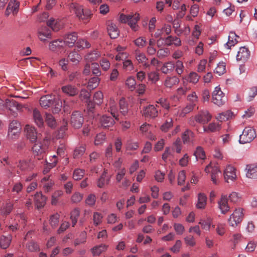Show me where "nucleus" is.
Instances as JSON below:
<instances>
[{"label":"nucleus","instance_id":"1","mask_svg":"<svg viewBox=\"0 0 257 257\" xmlns=\"http://www.w3.org/2000/svg\"><path fill=\"white\" fill-rule=\"evenodd\" d=\"M69 9L71 13L75 14L80 21L85 22L91 18L92 15L89 10H84L82 6L75 3H70L69 5Z\"/></svg>","mask_w":257,"mask_h":257},{"label":"nucleus","instance_id":"2","mask_svg":"<svg viewBox=\"0 0 257 257\" xmlns=\"http://www.w3.org/2000/svg\"><path fill=\"white\" fill-rule=\"evenodd\" d=\"M119 21L122 23H128L131 29L134 31L138 30L139 26L137 24L140 20V15L138 13L125 15L123 14L120 15L119 17Z\"/></svg>","mask_w":257,"mask_h":257},{"label":"nucleus","instance_id":"3","mask_svg":"<svg viewBox=\"0 0 257 257\" xmlns=\"http://www.w3.org/2000/svg\"><path fill=\"white\" fill-rule=\"evenodd\" d=\"M256 137V134L254 129L250 126L246 127L239 136V142L242 144L249 143L252 141Z\"/></svg>","mask_w":257,"mask_h":257},{"label":"nucleus","instance_id":"4","mask_svg":"<svg viewBox=\"0 0 257 257\" xmlns=\"http://www.w3.org/2000/svg\"><path fill=\"white\" fill-rule=\"evenodd\" d=\"M243 211L242 208H238L233 211L228 219L230 225L235 227L242 221L244 216Z\"/></svg>","mask_w":257,"mask_h":257},{"label":"nucleus","instance_id":"5","mask_svg":"<svg viewBox=\"0 0 257 257\" xmlns=\"http://www.w3.org/2000/svg\"><path fill=\"white\" fill-rule=\"evenodd\" d=\"M21 126L20 123L16 120L12 121L10 123L9 127V137L12 139L17 138L21 132Z\"/></svg>","mask_w":257,"mask_h":257},{"label":"nucleus","instance_id":"6","mask_svg":"<svg viewBox=\"0 0 257 257\" xmlns=\"http://www.w3.org/2000/svg\"><path fill=\"white\" fill-rule=\"evenodd\" d=\"M226 100V98L221 90L220 88L216 87L212 93V102L218 106L223 104Z\"/></svg>","mask_w":257,"mask_h":257},{"label":"nucleus","instance_id":"7","mask_svg":"<svg viewBox=\"0 0 257 257\" xmlns=\"http://www.w3.org/2000/svg\"><path fill=\"white\" fill-rule=\"evenodd\" d=\"M4 106L11 111V114L14 117L17 116V111L22 108V105L15 100L8 99H6Z\"/></svg>","mask_w":257,"mask_h":257},{"label":"nucleus","instance_id":"8","mask_svg":"<svg viewBox=\"0 0 257 257\" xmlns=\"http://www.w3.org/2000/svg\"><path fill=\"white\" fill-rule=\"evenodd\" d=\"M205 172L206 173H209L210 172L211 173V178L213 184H217L218 183V180L221 172L217 166L212 167L211 163L209 164L205 168Z\"/></svg>","mask_w":257,"mask_h":257},{"label":"nucleus","instance_id":"9","mask_svg":"<svg viewBox=\"0 0 257 257\" xmlns=\"http://www.w3.org/2000/svg\"><path fill=\"white\" fill-rule=\"evenodd\" d=\"M84 122L82 114L78 111H75L71 115V124L75 128H80Z\"/></svg>","mask_w":257,"mask_h":257},{"label":"nucleus","instance_id":"10","mask_svg":"<svg viewBox=\"0 0 257 257\" xmlns=\"http://www.w3.org/2000/svg\"><path fill=\"white\" fill-rule=\"evenodd\" d=\"M49 26H42L38 30V36L39 39L44 42H46L48 39H51V31L48 28Z\"/></svg>","mask_w":257,"mask_h":257},{"label":"nucleus","instance_id":"11","mask_svg":"<svg viewBox=\"0 0 257 257\" xmlns=\"http://www.w3.org/2000/svg\"><path fill=\"white\" fill-rule=\"evenodd\" d=\"M212 118V115L206 110H201L195 116V120L202 124H206Z\"/></svg>","mask_w":257,"mask_h":257},{"label":"nucleus","instance_id":"12","mask_svg":"<svg viewBox=\"0 0 257 257\" xmlns=\"http://www.w3.org/2000/svg\"><path fill=\"white\" fill-rule=\"evenodd\" d=\"M224 177L227 183L234 181L236 178L235 168L230 165L227 166L224 171Z\"/></svg>","mask_w":257,"mask_h":257},{"label":"nucleus","instance_id":"13","mask_svg":"<svg viewBox=\"0 0 257 257\" xmlns=\"http://www.w3.org/2000/svg\"><path fill=\"white\" fill-rule=\"evenodd\" d=\"M47 148L46 145H43L41 143H37L34 145L33 151L34 153L37 156V159L40 160L44 157Z\"/></svg>","mask_w":257,"mask_h":257},{"label":"nucleus","instance_id":"14","mask_svg":"<svg viewBox=\"0 0 257 257\" xmlns=\"http://www.w3.org/2000/svg\"><path fill=\"white\" fill-rule=\"evenodd\" d=\"M20 3L15 0H11L7 7L5 15L9 16L11 13L14 16H16L19 10Z\"/></svg>","mask_w":257,"mask_h":257},{"label":"nucleus","instance_id":"15","mask_svg":"<svg viewBox=\"0 0 257 257\" xmlns=\"http://www.w3.org/2000/svg\"><path fill=\"white\" fill-rule=\"evenodd\" d=\"M54 102L55 97L51 95L43 96L40 99V104L41 106L45 109H47L53 106Z\"/></svg>","mask_w":257,"mask_h":257},{"label":"nucleus","instance_id":"16","mask_svg":"<svg viewBox=\"0 0 257 257\" xmlns=\"http://www.w3.org/2000/svg\"><path fill=\"white\" fill-rule=\"evenodd\" d=\"M158 110L153 105H149L143 110V115L147 118H155L158 116Z\"/></svg>","mask_w":257,"mask_h":257},{"label":"nucleus","instance_id":"17","mask_svg":"<svg viewBox=\"0 0 257 257\" xmlns=\"http://www.w3.org/2000/svg\"><path fill=\"white\" fill-rule=\"evenodd\" d=\"M61 90L63 93L69 96H75L79 93V90L77 87L72 84H67L62 86Z\"/></svg>","mask_w":257,"mask_h":257},{"label":"nucleus","instance_id":"18","mask_svg":"<svg viewBox=\"0 0 257 257\" xmlns=\"http://www.w3.org/2000/svg\"><path fill=\"white\" fill-rule=\"evenodd\" d=\"M78 39L77 34L75 32H71L66 34L63 37V42L64 45H66L71 47L74 46L75 43Z\"/></svg>","mask_w":257,"mask_h":257},{"label":"nucleus","instance_id":"19","mask_svg":"<svg viewBox=\"0 0 257 257\" xmlns=\"http://www.w3.org/2000/svg\"><path fill=\"white\" fill-rule=\"evenodd\" d=\"M249 56L250 52L248 49L245 47H241L239 48L236 55V60L244 62L249 58Z\"/></svg>","mask_w":257,"mask_h":257},{"label":"nucleus","instance_id":"20","mask_svg":"<svg viewBox=\"0 0 257 257\" xmlns=\"http://www.w3.org/2000/svg\"><path fill=\"white\" fill-rule=\"evenodd\" d=\"M218 204L221 213L225 214L229 211L230 207L228 205L226 196L222 195L220 200L218 201Z\"/></svg>","mask_w":257,"mask_h":257},{"label":"nucleus","instance_id":"21","mask_svg":"<svg viewBox=\"0 0 257 257\" xmlns=\"http://www.w3.org/2000/svg\"><path fill=\"white\" fill-rule=\"evenodd\" d=\"M35 203L38 209L43 207L46 202L47 198L41 192H37L34 196Z\"/></svg>","mask_w":257,"mask_h":257},{"label":"nucleus","instance_id":"22","mask_svg":"<svg viewBox=\"0 0 257 257\" xmlns=\"http://www.w3.org/2000/svg\"><path fill=\"white\" fill-rule=\"evenodd\" d=\"M187 99L190 102L191 104L187 105L184 109L185 112L192 110L195 106L196 103L198 101V97L196 95V92H192L190 94H189Z\"/></svg>","mask_w":257,"mask_h":257},{"label":"nucleus","instance_id":"23","mask_svg":"<svg viewBox=\"0 0 257 257\" xmlns=\"http://www.w3.org/2000/svg\"><path fill=\"white\" fill-rule=\"evenodd\" d=\"M26 136L32 142H34L37 139V133L35 128L29 125H27L25 127Z\"/></svg>","mask_w":257,"mask_h":257},{"label":"nucleus","instance_id":"24","mask_svg":"<svg viewBox=\"0 0 257 257\" xmlns=\"http://www.w3.org/2000/svg\"><path fill=\"white\" fill-rule=\"evenodd\" d=\"M47 24L53 31H58L62 28L63 23L61 20H56L53 18H51L47 21Z\"/></svg>","mask_w":257,"mask_h":257},{"label":"nucleus","instance_id":"25","mask_svg":"<svg viewBox=\"0 0 257 257\" xmlns=\"http://www.w3.org/2000/svg\"><path fill=\"white\" fill-rule=\"evenodd\" d=\"M108 33L111 39L117 38L119 34V31L114 23L110 22L107 25Z\"/></svg>","mask_w":257,"mask_h":257},{"label":"nucleus","instance_id":"26","mask_svg":"<svg viewBox=\"0 0 257 257\" xmlns=\"http://www.w3.org/2000/svg\"><path fill=\"white\" fill-rule=\"evenodd\" d=\"M246 177L251 179L257 178V165L250 164L246 166Z\"/></svg>","mask_w":257,"mask_h":257},{"label":"nucleus","instance_id":"27","mask_svg":"<svg viewBox=\"0 0 257 257\" xmlns=\"http://www.w3.org/2000/svg\"><path fill=\"white\" fill-rule=\"evenodd\" d=\"M101 126L104 128H109L115 123L114 119L110 116L103 115L100 119Z\"/></svg>","mask_w":257,"mask_h":257},{"label":"nucleus","instance_id":"28","mask_svg":"<svg viewBox=\"0 0 257 257\" xmlns=\"http://www.w3.org/2000/svg\"><path fill=\"white\" fill-rule=\"evenodd\" d=\"M106 106H108L107 111L110 112L115 119L118 120L117 108L115 101L113 100H110L109 103L106 104Z\"/></svg>","mask_w":257,"mask_h":257},{"label":"nucleus","instance_id":"29","mask_svg":"<svg viewBox=\"0 0 257 257\" xmlns=\"http://www.w3.org/2000/svg\"><path fill=\"white\" fill-rule=\"evenodd\" d=\"M33 118L36 124L39 127H42L44 125V120L37 109H34L33 112Z\"/></svg>","mask_w":257,"mask_h":257},{"label":"nucleus","instance_id":"30","mask_svg":"<svg viewBox=\"0 0 257 257\" xmlns=\"http://www.w3.org/2000/svg\"><path fill=\"white\" fill-rule=\"evenodd\" d=\"M165 45L171 46L174 45L176 46H179L181 45V41L180 38L172 36H169L165 40Z\"/></svg>","mask_w":257,"mask_h":257},{"label":"nucleus","instance_id":"31","mask_svg":"<svg viewBox=\"0 0 257 257\" xmlns=\"http://www.w3.org/2000/svg\"><path fill=\"white\" fill-rule=\"evenodd\" d=\"M237 38H239V37L235 33L230 32L229 33L228 42L225 44V46L228 49H230L231 47L234 46L238 42Z\"/></svg>","mask_w":257,"mask_h":257},{"label":"nucleus","instance_id":"32","mask_svg":"<svg viewBox=\"0 0 257 257\" xmlns=\"http://www.w3.org/2000/svg\"><path fill=\"white\" fill-rule=\"evenodd\" d=\"M175 68V64L172 61L165 62L161 68L162 72L167 74L172 72Z\"/></svg>","mask_w":257,"mask_h":257},{"label":"nucleus","instance_id":"33","mask_svg":"<svg viewBox=\"0 0 257 257\" xmlns=\"http://www.w3.org/2000/svg\"><path fill=\"white\" fill-rule=\"evenodd\" d=\"M106 170H104L101 177L98 179L97 185L99 188H102L105 184H108L110 181L109 177H106Z\"/></svg>","mask_w":257,"mask_h":257},{"label":"nucleus","instance_id":"34","mask_svg":"<svg viewBox=\"0 0 257 257\" xmlns=\"http://www.w3.org/2000/svg\"><path fill=\"white\" fill-rule=\"evenodd\" d=\"M207 197L203 193H199L198 196V201L196 207L198 209L204 208L206 205Z\"/></svg>","mask_w":257,"mask_h":257},{"label":"nucleus","instance_id":"35","mask_svg":"<svg viewBox=\"0 0 257 257\" xmlns=\"http://www.w3.org/2000/svg\"><path fill=\"white\" fill-rule=\"evenodd\" d=\"M64 43L63 40L58 39L50 43L49 48L51 51H55L57 49L60 48L63 46Z\"/></svg>","mask_w":257,"mask_h":257},{"label":"nucleus","instance_id":"36","mask_svg":"<svg viewBox=\"0 0 257 257\" xmlns=\"http://www.w3.org/2000/svg\"><path fill=\"white\" fill-rule=\"evenodd\" d=\"M179 79L176 76H167L164 85L168 88H171L174 85L178 84Z\"/></svg>","mask_w":257,"mask_h":257},{"label":"nucleus","instance_id":"37","mask_svg":"<svg viewBox=\"0 0 257 257\" xmlns=\"http://www.w3.org/2000/svg\"><path fill=\"white\" fill-rule=\"evenodd\" d=\"M220 129V124L219 123L211 122L207 126H203V131L204 132H215L219 131Z\"/></svg>","mask_w":257,"mask_h":257},{"label":"nucleus","instance_id":"38","mask_svg":"<svg viewBox=\"0 0 257 257\" xmlns=\"http://www.w3.org/2000/svg\"><path fill=\"white\" fill-rule=\"evenodd\" d=\"M86 151L85 145H81L77 147L73 153V157L75 159L79 158L81 157L85 153Z\"/></svg>","mask_w":257,"mask_h":257},{"label":"nucleus","instance_id":"39","mask_svg":"<svg viewBox=\"0 0 257 257\" xmlns=\"http://www.w3.org/2000/svg\"><path fill=\"white\" fill-rule=\"evenodd\" d=\"M107 246L105 244L96 246L91 249L92 253L94 256L99 255L106 250Z\"/></svg>","mask_w":257,"mask_h":257},{"label":"nucleus","instance_id":"40","mask_svg":"<svg viewBox=\"0 0 257 257\" xmlns=\"http://www.w3.org/2000/svg\"><path fill=\"white\" fill-rule=\"evenodd\" d=\"M120 112L123 115H125L128 112V104L126 102L125 99L122 98L120 99L119 102Z\"/></svg>","mask_w":257,"mask_h":257},{"label":"nucleus","instance_id":"41","mask_svg":"<svg viewBox=\"0 0 257 257\" xmlns=\"http://www.w3.org/2000/svg\"><path fill=\"white\" fill-rule=\"evenodd\" d=\"M11 240L12 236L11 235L1 236V248L6 249L8 247Z\"/></svg>","mask_w":257,"mask_h":257},{"label":"nucleus","instance_id":"42","mask_svg":"<svg viewBox=\"0 0 257 257\" xmlns=\"http://www.w3.org/2000/svg\"><path fill=\"white\" fill-rule=\"evenodd\" d=\"M80 209L76 208L71 212L70 219L72 221V226H74L77 222L78 218L80 215Z\"/></svg>","mask_w":257,"mask_h":257},{"label":"nucleus","instance_id":"43","mask_svg":"<svg viewBox=\"0 0 257 257\" xmlns=\"http://www.w3.org/2000/svg\"><path fill=\"white\" fill-rule=\"evenodd\" d=\"M99 79L98 76L93 77L89 79L87 87L90 90L95 88L99 84Z\"/></svg>","mask_w":257,"mask_h":257},{"label":"nucleus","instance_id":"44","mask_svg":"<svg viewBox=\"0 0 257 257\" xmlns=\"http://www.w3.org/2000/svg\"><path fill=\"white\" fill-rule=\"evenodd\" d=\"M232 115V113L229 110L222 112L218 114L216 117L218 120L220 121H223L228 120Z\"/></svg>","mask_w":257,"mask_h":257},{"label":"nucleus","instance_id":"45","mask_svg":"<svg viewBox=\"0 0 257 257\" xmlns=\"http://www.w3.org/2000/svg\"><path fill=\"white\" fill-rule=\"evenodd\" d=\"M100 55L98 51H93L86 55L85 59L89 62H92L96 60L100 57Z\"/></svg>","mask_w":257,"mask_h":257},{"label":"nucleus","instance_id":"46","mask_svg":"<svg viewBox=\"0 0 257 257\" xmlns=\"http://www.w3.org/2000/svg\"><path fill=\"white\" fill-rule=\"evenodd\" d=\"M53 105H54V107L52 108V111L54 113H59L61 111L62 106H63L62 101L55 98Z\"/></svg>","mask_w":257,"mask_h":257},{"label":"nucleus","instance_id":"47","mask_svg":"<svg viewBox=\"0 0 257 257\" xmlns=\"http://www.w3.org/2000/svg\"><path fill=\"white\" fill-rule=\"evenodd\" d=\"M173 125V120L171 117L167 118L160 128L164 132H167Z\"/></svg>","mask_w":257,"mask_h":257},{"label":"nucleus","instance_id":"48","mask_svg":"<svg viewBox=\"0 0 257 257\" xmlns=\"http://www.w3.org/2000/svg\"><path fill=\"white\" fill-rule=\"evenodd\" d=\"M136 58L137 60L138 61V62L139 63L144 64V65L146 67H148L149 66V64H148L147 63V61L148 60V59L146 57L145 54H144V53H137Z\"/></svg>","mask_w":257,"mask_h":257},{"label":"nucleus","instance_id":"49","mask_svg":"<svg viewBox=\"0 0 257 257\" xmlns=\"http://www.w3.org/2000/svg\"><path fill=\"white\" fill-rule=\"evenodd\" d=\"M69 59L74 64H76L79 63L81 59V56L75 51H73L68 55Z\"/></svg>","mask_w":257,"mask_h":257},{"label":"nucleus","instance_id":"50","mask_svg":"<svg viewBox=\"0 0 257 257\" xmlns=\"http://www.w3.org/2000/svg\"><path fill=\"white\" fill-rule=\"evenodd\" d=\"M225 64L223 62H220L214 70V72L219 76L221 75L225 72Z\"/></svg>","mask_w":257,"mask_h":257},{"label":"nucleus","instance_id":"51","mask_svg":"<svg viewBox=\"0 0 257 257\" xmlns=\"http://www.w3.org/2000/svg\"><path fill=\"white\" fill-rule=\"evenodd\" d=\"M18 167L23 171H30L32 169L30 164L25 161H20Z\"/></svg>","mask_w":257,"mask_h":257},{"label":"nucleus","instance_id":"52","mask_svg":"<svg viewBox=\"0 0 257 257\" xmlns=\"http://www.w3.org/2000/svg\"><path fill=\"white\" fill-rule=\"evenodd\" d=\"M193 137V133L189 130H186L182 134V139L184 144L188 143L190 142V138Z\"/></svg>","mask_w":257,"mask_h":257},{"label":"nucleus","instance_id":"53","mask_svg":"<svg viewBox=\"0 0 257 257\" xmlns=\"http://www.w3.org/2000/svg\"><path fill=\"white\" fill-rule=\"evenodd\" d=\"M46 122L51 127H54L56 126V121L53 116L49 113H46Z\"/></svg>","mask_w":257,"mask_h":257},{"label":"nucleus","instance_id":"54","mask_svg":"<svg viewBox=\"0 0 257 257\" xmlns=\"http://www.w3.org/2000/svg\"><path fill=\"white\" fill-rule=\"evenodd\" d=\"M76 47L78 49L88 48L90 47V43L85 40L79 39L76 43Z\"/></svg>","mask_w":257,"mask_h":257},{"label":"nucleus","instance_id":"55","mask_svg":"<svg viewBox=\"0 0 257 257\" xmlns=\"http://www.w3.org/2000/svg\"><path fill=\"white\" fill-rule=\"evenodd\" d=\"M200 78V76L195 72H192L188 76L187 80L190 83H196Z\"/></svg>","mask_w":257,"mask_h":257},{"label":"nucleus","instance_id":"56","mask_svg":"<svg viewBox=\"0 0 257 257\" xmlns=\"http://www.w3.org/2000/svg\"><path fill=\"white\" fill-rule=\"evenodd\" d=\"M194 155L195 156L197 159L200 158L204 160L205 158V152L201 147H197L196 151L194 153Z\"/></svg>","mask_w":257,"mask_h":257},{"label":"nucleus","instance_id":"57","mask_svg":"<svg viewBox=\"0 0 257 257\" xmlns=\"http://www.w3.org/2000/svg\"><path fill=\"white\" fill-rule=\"evenodd\" d=\"M84 175V170L80 169H76L73 172V179L75 180H79L82 178Z\"/></svg>","mask_w":257,"mask_h":257},{"label":"nucleus","instance_id":"58","mask_svg":"<svg viewBox=\"0 0 257 257\" xmlns=\"http://www.w3.org/2000/svg\"><path fill=\"white\" fill-rule=\"evenodd\" d=\"M62 102L64 111H67L71 107H72L73 105L75 103V101L72 99H65Z\"/></svg>","mask_w":257,"mask_h":257},{"label":"nucleus","instance_id":"59","mask_svg":"<svg viewBox=\"0 0 257 257\" xmlns=\"http://www.w3.org/2000/svg\"><path fill=\"white\" fill-rule=\"evenodd\" d=\"M125 84L131 90H133L136 88V79L134 77L130 76L127 78Z\"/></svg>","mask_w":257,"mask_h":257},{"label":"nucleus","instance_id":"60","mask_svg":"<svg viewBox=\"0 0 257 257\" xmlns=\"http://www.w3.org/2000/svg\"><path fill=\"white\" fill-rule=\"evenodd\" d=\"M27 248L32 252L37 251L40 250L39 247L37 243L34 241H31L27 244Z\"/></svg>","mask_w":257,"mask_h":257},{"label":"nucleus","instance_id":"61","mask_svg":"<svg viewBox=\"0 0 257 257\" xmlns=\"http://www.w3.org/2000/svg\"><path fill=\"white\" fill-rule=\"evenodd\" d=\"M175 68L176 72L179 75H181L183 73L184 67L182 61L178 60L175 64Z\"/></svg>","mask_w":257,"mask_h":257},{"label":"nucleus","instance_id":"62","mask_svg":"<svg viewBox=\"0 0 257 257\" xmlns=\"http://www.w3.org/2000/svg\"><path fill=\"white\" fill-rule=\"evenodd\" d=\"M148 79L152 82L156 83L159 80V74L158 72L153 71L148 74Z\"/></svg>","mask_w":257,"mask_h":257},{"label":"nucleus","instance_id":"63","mask_svg":"<svg viewBox=\"0 0 257 257\" xmlns=\"http://www.w3.org/2000/svg\"><path fill=\"white\" fill-rule=\"evenodd\" d=\"M59 215L58 213L51 215L50 219V223L52 227H56L58 224Z\"/></svg>","mask_w":257,"mask_h":257},{"label":"nucleus","instance_id":"64","mask_svg":"<svg viewBox=\"0 0 257 257\" xmlns=\"http://www.w3.org/2000/svg\"><path fill=\"white\" fill-rule=\"evenodd\" d=\"M102 216L101 214L98 212H94L93 216V223L95 226H97L102 222Z\"/></svg>","mask_w":257,"mask_h":257}]
</instances>
